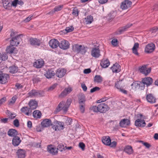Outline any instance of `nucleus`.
I'll use <instances>...</instances> for the list:
<instances>
[{"label":"nucleus","mask_w":158,"mask_h":158,"mask_svg":"<svg viewBox=\"0 0 158 158\" xmlns=\"http://www.w3.org/2000/svg\"><path fill=\"white\" fill-rule=\"evenodd\" d=\"M109 107L104 103H101L97 106H94L92 108V110L94 112H99L101 113H105L109 110Z\"/></svg>","instance_id":"1"},{"label":"nucleus","mask_w":158,"mask_h":158,"mask_svg":"<svg viewBox=\"0 0 158 158\" xmlns=\"http://www.w3.org/2000/svg\"><path fill=\"white\" fill-rule=\"evenodd\" d=\"M73 48L74 51H77L78 53H80L82 54H85L87 49V47L77 44H74Z\"/></svg>","instance_id":"2"},{"label":"nucleus","mask_w":158,"mask_h":158,"mask_svg":"<svg viewBox=\"0 0 158 158\" xmlns=\"http://www.w3.org/2000/svg\"><path fill=\"white\" fill-rule=\"evenodd\" d=\"M44 92L35 89H32L29 93V96L31 98L40 97L43 96Z\"/></svg>","instance_id":"3"},{"label":"nucleus","mask_w":158,"mask_h":158,"mask_svg":"<svg viewBox=\"0 0 158 158\" xmlns=\"http://www.w3.org/2000/svg\"><path fill=\"white\" fill-rule=\"evenodd\" d=\"M132 4L131 2L129 0H125L120 4V7L123 10L127 9L130 8Z\"/></svg>","instance_id":"4"},{"label":"nucleus","mask_w":158,"mask_h":158,"mask_svg":"<svg viewBox=\"0 0 158 158\" xmlns=\"http://www.w3.org/2000/svg\"><path fill=\"white\" fill-rule=\"evenodd\" d=\"M54 124L52 127L55 131L61 130L64 129L63 123L56 121L54 122Z\"/></svg>","instance_id":"5"},{"label":"nucleus","mask_w":158,"mask_h":158,"mask_svg":"<svg viewBox=\"0 0 158 158\" xmlns=\"http://www.w3.org/2000/svg\"><path fill=\"white\" fill-rule=\"evenodd\" d=\"M156 48L154 44L151 43L148 44L145 47V51L148 53H150L153 52Z\"/></svg>","instance_id":"6"},{"label":"nucleus","mask_w":158,"mask_h":158,"mask_svg":"<svg viewBox=\"0 0 158 158\" xmlns=\"http://www.w3.org/2000/svg\"><path fill=\"white\" fill-rule=\"evenodd\" d=\"M21 36L13 37L10 41V44L12 46H17L20 43L21 40Z\"/></svg>","instance_id":"7"},{"label":"nucleus","mask_w":158,"mask_h":158,"mask_svg":"<svg viewBox=\"0 0 158 158\" xmlns=\"http://www.w3.org/2000/svg\"><path fill=\"white\" fill-rule=\"evenodd\" d=\"M9 77V75L5 73H3L0 72V83L5 84L7 82Z\"/></svg>","instance_id":"8"},{"label":"nucleus","mask_w":158,"mask_h":158,"mask_svg":"<svg viewBox=\"0 0 158 158\" xmlns=\"http://www.w3.org/2000/svg\"><path fill=\"white\" fill-rule=\"evenodd\" d=\"M92 56L95 58H98L100 56V51L98 48H93L91 52Z\"/></svg>","instance_id":"9"},{"label":"nucleus","mask_w":158,"mask_h":158,"mask_svg":"<svg viewBox=\"0 0 158 158\" xmlns=\"http://www.w3.org/2000/svg\"><path fill=\"white\" fill-rule=\"evenodd\" d=\"M69 43L65 40H62L59 43V47L60 48L63 50H66L69 47Z\"/></svg>","instance_id":"10"},{"label":"nucleus","mask_w":158,"mask_h":158,"mask_svg":"<svg viewBox=\"0 0 158 158\" xmlns=\"http://www.w3.org/2000/svg\"><path fill=\"white\" fill-rule=\"evenodd\" d=\"M122 80H119L115 82V86L121 92L125 94H127V91L123 88L122 84Z\"/></svg>","instance_id":"11"},{"label":"nucleus","mask_w":158,"mask_h":158,"mask_svg":"<svg viewBox=\"0 0 158 158\" xmlns=\"http://www.w3.org/2000/svg\"><path fill=\"white\" fill-rule=\"evenodd\" d=\"M151 70V68H147L145 65H144L139 68V72L146 76L150 73Z\"/></svg>","instance_id":"12"},{"label":"nucleus","mask_w":158,"mask_h":158,"mask_svg":"<svg viewBox=\"0 0 158 158\" xmlns=\"http://www.w3.org/2000/svg\"><path fill=\"white\" fill-rule=\"evenodd\" d=\"M30 44L32 46H39L41 44V40L35 38H31L29 39Z\"/></svg>","instance_id":"13"},{"label":"nucleus","mask_w":158,"mask_h":158,"mask_svg":"<svg viewBox=\"0 0 158 158\" xmlns=\"http://www.w3.org/2000/svg\"><path fill=\"white\" fill-rule=\"evenodd\" d=\"M47 151L48 152L53 155H56L58 153V149L52 145H49L48 146Z\"/></svg>","instance_id":"14"},{"label":"nucleus","mask_w":158,"mask_h":158,"mask_svg":"<svg viewBox=\"0 0 158 158\" xmlns=\"http://www.w3.org/2000/svg\"><path fill=\"white\" fill-rule=\"evenodd\" d=\"M49 46L52 48H57L59 45V42L56 39L51 40L49 42Z\"/></svg>","instance_id":"15"},{"label":"nucleus","mask_w":158,"mask_h":158,"mask_svg":"<svg viewBox=\"0 0 158 158\" xmlns=\"http://www.w3.org/2000/svg\"><path fill=\"white\" fill-rule=\"evenodd\" d=\"M146 123L143 120L138 119L135 122V125L138 127H143L146 125Z\"/></svg>","instance_id":"16"},{"label":"nucleus","mask_w":158,"mask_h":158,"mask_svg":"<svg viewBox=\"0 0 158 158\" xmlns=\"http://www.w3.org/2000/svg\"><path fill=\"white\" fill-rule=\"evenodd\" d=\"M44 64V62L42 59H38L33 64V66L34 67L37 68H41Z\"/></svg>","instance_id":"17"},{"label":"nucleus","mask_w":158,"mask_h":158,"mask_svg":"<svg viewBox=\"0 0 158 158\" xmlns=\"http://www.w3.org/2000/svg\"><path fill=\"white\" fill-rule=\"evenodd\" d=\"M22 113L25 114V115L29 116L31 115L32 112V110L29 107L27 106L23 107L21 109Z\"/></svg>","instance_id":"18"},{"label":"nucleus","mask_w":158,"mask_h":158,"mask_svg":"<svg viewBox=\"0 0 158 158\" xmlns=\"http://www.w3.org/2000/svg\"><path fill=\"white\" fill-rule=\"evenodd\" d=\"M72 91L71 88L68 87L66 88L59 95V96L61 98H63L66 96L67 94L70 93Z\"/></svg>","instance_id":"19"},{"label":"nucleus","mask_w":158,"mask_h":158,"mask_svg":"<svg viewBox=\"0 0 158 158\" xmlns=\"http://www.w3.org/2000/svg\"><path fill=\"white\" fill-rule=\"evenodd\" d=\"M66 73V70L64 69H58L56 73V75L59 77H62Z\"/></svg>","instance_id":"20"},{"label":"nucleus","mask_w":158,"mask_h":158,"mask_svg":"<svg viewBox=\"0 0 158 158\" xmlns=\"http://www.w3.org/2000/svg\"><path fill=\"white\" fill-rule=\"evenodd\" d=\"M146 99L147 101L150 103H154L156 102L155 98L152 94H147Z\"/></svg>","instance_id":"21"},{"label":"nucleus","mask_w":158,"mask_h":158,"mask_svg":"<svg viewBox=\"0 0 158 158\" xmlns=\"http://www.w3.org/2000/svg\"><path fill=\"white\" fill-rule=\"evenodd\" d=\"M130 123V121L129 120L126 118H124L120 121L119 123V125L121 127H123L129 125Z\"/></svg>","instance_id":"22"},{"label":"nucleus","mask_w":158,"mask_h":158,"mask_svg":"<svg viewBox=\"0 0 158 158\" xmlns=\"http://www.w3.org/2000/svg\"><path fill=\"white\" fill-rule=\"evenodd\" d=\"M41 124L43 127H48L52 125V123L50 119H45L41 122Z\"/></svg>","instance_id":"23"},{"label":"nucleus","mask_w":158,"mask_h":158,"mask_svg":"<svg viewBox=\"0 0 158 158\" xmlns=\"http://www.w3.org/2000/svg\"><path fill=\"white\" fill-rule=\"evenodd\" d=\"M120 66L118 63H115L114 64L113 66L111 68V69L113 73H117L119 72L120 70Z\"/></svg>","instance_id":"24"},{"label":"nucleus","mask_w":158,"mask_h":158,"mask_svg":"<svg viewBox=\"0 0 158 158\" xmlns=\"http://www.w3.org/2000/svg\"><path fill=\"white\" fill-rule=\"evenodd\" d=\"M28 105L29 107L32 110L35 109L37 106V103L35 100H30Z\"/></svg>","instance_id":"25"},{"label":"nucleus","mask_w":158,"mask_h":158,"mask_svg":"<svg viewBox=\"0 0 158 158\" xmlns=\"http://www.w3.org/2000/svg\"><path fill=\"white\" fill-rule=\"evenodd\" d=\"M142 81L147 86L151 85L153 82V80L150 77H147L143 78L142 80Z\"/></svg>","instance_id":"26"},{"label":"nucleus","mask_w":158,"mask_h":158,"mask_svg":"<svg viewBox=\"0 0 158 158\" xmlns=\"http://www.w3.org/2000/svg\"><path fill=\"white\" fill-rule=\"evenodd\" d=\"M21 142V140L20 138L18 136L14 137L12 140V144L15 146H18Z\"/></svg>","instance_id":"27"},{"label":"nucleus","mask_w":158,"mask_h":158,"mask_svg":"<svg viewBox=\"0 0 158 158\" xmlns=\"http://www.w3.org/2000/svg\"><path fill=\"white\" fill-rule=\"evenodd\" d=\"M102 141L105 145L108 146L111 141L110 138L108 136H104L102 138Z\"/></svg>","instance_id":"28"},{"label":"nucleus","mask_w":158,"mask_h":158,"mask_svg":"<svg viewBox=\"0 0 158 158\" xmlns=\"http://www.w3.org/2000/svg\"><path fill=\"white\" fill-rule=\"evenodd\" d=\"M17 154L19 158H24L26 156V152L22 149L18 150L17 152Z\"/></svg>","instance_id":"29"},{"label":"nucleus","mask_w":158,"mask_h":158,"mask_svg":"<svg viewBox=\"0 0 158 158\" xmlns=\"http://www.w3.org/2000/svg\"><path fill=\"white\" fill-rule=\"evenodd\" d=\"M55 73L52 69L48 70L46 71V73L44 74L45 76L48 78H51L55 75Z\"/></svg>","instance_id":"30"},{"label":"nucleus","mask_w":158,"mask_h":158,"mask_svg":"<svg viewBox=\"0 0 158 158\" xmlns=\"http://www.w3.org/2000/svg\"><path fill=\"white\" fill-rule=\"evenodd\" d=\"M100 65L103 68L107 67L110 65V62L107 59H103L100 63Z\"/></svg>","instance_id":"31"},{"label":"nucleus","mask_w":158,"mask_h":158,"mask_svg":"<svg viewBox=\"0 0 158 158\" xmlns=\"http://www.w3.org/2000/svg\"><path fill=\"white\" fill-rule=\"evenodd\" d=\"M18 134L17 131L14 129H10L7 132L8 135L10 137H15Z\"/></svg>","instance_id":"32"},{"label":"nucleus","mask_w":158,"mask_h":158,"mask_svg":"<svg viewBox=\"0 0 158 158\" xmlns=\"http://www.w3.org/2000/svg\"><path fill=\"white\" fill-rule=\"evenodd\" d=\"M93 21V18L91 15L88 16L85 18L84 20V23L86 24L91 23Z\"/></svg>","instance_id":"33"},{"label":"nucleus","mask_w":158,"mask_h":158,"mask_svg":"<svg viewBox=\"0 0 158 158\" xmlns=\"http://www.w3.org/2000/svg\"><path fill=\"white\" fill-rule=\"evenodd\" d=\"M139 44L138 43H135L134 44V46L132 48V51L133 53L136 55H138L139 53L138 52L137 49L139 47Z\"/></svg>","instance_id":"34"},{"label":"nucleus","mask_w":158,"mask_h":158,"mask_svg":"<svg viewBox=\"0 0 158 158\" xmlns=\"http://www.w3.org/2000/svg\"><path fill=\"white\" fill-rule=\"evenodd\" d=\"M64 102L62 101L60 102L58 105L57 107L56 108V110L57 112H59L61 110H63L64 111Z\"/></svg>","instance_id":"35"},{"label":"nucleus","mask_w":158,"mask_h":158,"mask_svg":"<svg viewBox=\"0 0 158 158\" xmlns=\"http://www.w3.org/2000/svg\"><path fill=\"white\" fill-rule=\"evenodd\" d=\"M13 46L11 45V46H7L6 50V52L9 54H12L14 53L16 48Z\"/></svg>","instance_id":"36"},{"label":"nucleus","mask_w":158,"mask_h":158,"mask_svg":"<svg viewBox=\"0 0 158 158\" xmlns=\"http://www.w3.org/2000/svg\"><path fill=\"white\" fill-rule=\"evenodd\" d=\"M63 7V5H59L55 7L53 10H52L49 12L50 14H52L55 12H57L61 10Z\"/></svg>","instance_id":"37"},{"label":"nucleus","mask_w":158,"mask_h":158,"mask_svg":"<svg viewBox=\"0 0 158 158\" xmlns=\"http://www.w3.org/2000/svg\"><path fill=\"white\" fill-rule=\"evenodd\" d=\"M85 96L84 94H81L78 98V102L79 104H85Z\"/></svg>","instance_id":"38"},{"label":"nucleus","mask_w":158,"mask_h":158,"mask_svg":"<svg viewBox=\"0 0 158 158\" xmlns=\"http://www.w3.org/2000/svg\"><path fill=\"white\" fill-rule=\"evenodd\" d=\"M131 88L134 90H136L137 89H139V81H135L131 85Z\"/></svg>","instance_id":"39"},{"label":"nucleus","mask_w":158,"mask_h":158,"mask_svg":"<svg viewBox=\"0 0 158 158\" xmlns=\"http://www.w3.org/2000/svg\"><path fill=\"white\" fill-rule=\"evenodd\" d=\"M124 151L129 154H131L133 152V151L132 147L130 146H126L124 149Z\"/></svg>","instance_id":"40"},{"label":"nucleus","mask_w":158,"mask_h":158,"mask_svg":"<svg viewBox=\"0 0 158 158\" xmlns=\"http://www.w3.org/2000/svg\"><path fill=\"white\" fill-rule=\"evenodd\" d=\"M10 72L12 73H16L18 71V68L14 65L12 66L9 68Z\"/></svg>","instance_id":"41"},{"label":"nucleus","mask_w":158,"mask_h":158,"mask_svg":"<svg viewBox=\"0 0 158 158\" xmlns=\"http://www.w3.org/2000/svg\"><path fill=\"white\" fill-rule=\"evenodd\" d=\"M41 116V113L40 111L38 110L34 111L33 112V116L34 118H40Z\"/></svg>","instance_id":"42"},{"label":"nucleus","mask_w":158,"mask_h":158,"mask_svg":"<svg viewBox=\"0 0 158 158\" xmlns=\"http://www.w3.org/2000/svg\"><path fill=\"white\" fill-rule=\"evenodd\" d=\"M132 25V24L131 23H129L128 24H127L125 26H124L121 28L119 32H122L125 31L127 30V29L130 27Z\"/></svg>","instance_id":"43"},{"label":"nucleus","mask_w":158,"mask_h":158,"mask_svg":"<svg viewBox=\"0 0 158 158\" xmlns=\"http://www.w3.org/2000/svg\"><path fill=\"white\" fill-rule=\"evenodd\" d=\"M102 80V77L100 75H96L94 78V82L97 83H101Z\"/></svg>","instance_id":"44"},{"label":"nucleus","mask_w":158,"mask_h":158,"mask_svg":"<svg viewBox=\"0 0 158 158\" xmlns=\"http://www.w3.org/2000/svg\"><path fill=\"white\" fill-rule=\"evenodd\" d=\"M72 100L71 99H69L67 100L65 104H64V111H66L68 110V108L69 107L71 103Z\"/></svg>","instance_id":"45"},{"label":"nucleus","mask_w":158,"mask_h":158,"mask_svg":"<svg viewBox=\"0 0 158 158\" xmlns=\"http://www.w3.org/2000/svg\"><path fill=\"white\" fill-rule=\"evenodd\" d=\"M21 35L17 34V33L14 30L12 29L11 30L10 36L11 37V38L13 37H15Z\"/></svg>","instance_id":"46"},{"label":"nucleus","mask_w":158,"mask_h":158,"mask_svg":"<svg viewBox=\"0 0 158 158\" xmlns=\"http://www.w3.org/2000/svg\"><path fill=\"white\" fill-rule=\"evenodd\" d=\"M58 84L56 83H55L48 87V91H51L53 90L57 86Z\"/></svg>","instance_id":"47"},{"label":"nucleus","mask_w":158,"mask_h":158,"mask_svg":"<svg viewBox=\"0 0 158 158\" xmlns=\"http://www.w3.org/2000/svg\"><path fill=\"white\" fill-rule=\"evenodd\" d=\"M117 144V143L115 141H113L112 142H111V141L110 142V143H109L108 146H110V147L112 148H115L116 147Z\"/></svg>","instance_id":"48"},{"label":"nucleus","mask_w":158,"mask_h":158,"mask_svg":"<svg viewBox=\"0 0 158 158\" xmlns=\"http://www.w3.org/2000/svg\"><path fill=\"white\" fill-rule=\"evenodd\" d=\"M17 99V97L15 96H13L9 102V105H11L14 104Z\"/></svg>","instance_id":"49"},{"label":"nucleus","mask_w":158,"mask_h":158,"mask_svg":"<svg viewBox=\"0 0 158 158\" xmlns=\"http://www.w3.org/2000/svg\"><path fill=\"white\" fill-rule=\"evenodd\" d=\"M0 57L2 60H5L8 58V56L5 53L0 54Z\"/></svg>","instance_id":"50"},{"label":"nucleus","mask_w":158,"mask_h":158,"mask_svg":"<svg viewBox=\"0 0 158 158\" xmlns=\"http://www.w3.org/2000/svg\"><path fill=\"white\" fill-rule=\"evenodd\" d=\"M139 89L140 90H143L145 88L144 83H143V82H140L139 81Z\"/></svg>","instance_id":"51"},{"label":"nucleus","mask_w":158,"mask_h":158,"mask_svg":"<svg viewBox=\"0 0 158 158\" xmlns=\"http://www.w3.org/2000/svg\"><path fill=\"white\" fill-rule=\"evenodd\" d=\"M111 44L114 46H116L118 44V42L117 39H113L111 42Z\"/></svg>","instance_id":"52"},{"label":"nucleus","mask_w":158,"mask_h":158,"mask_svg":"<svg viewBox=\"0 0 158 158\" xmlns=\"http://www.w3.org/2000/svg\"><path fill=\"white\" fill-rule=\"evenodd\" d=\"M3 6L5 8L7 9L8 7L9 6V5L10 4V2L8 1H6V0H4L3 2Z\"/></svg>","instance_id":"53"},{"label":"nucleus","mask_w":158,"mask_h":158,"mask_svg":"<svg viewBox=\"0 0 158 158\" xmlns=\"http://www.w3.org/2000/svg\"><path fill=\"white\" fill-rule=\"evenodd\" d=\"M80 109L81 112L83 113L85 111V104H79Z\"/></svg>","instance_id":"54"},{"label":"nucleus","mask_w":158,"mask_h":158,"mask_svg":"<svg viewBox=\"0 0 158 158\" xmlns=\"http://www.w3.org/2000/svg\"><path fill=\"white\" fill-rule=\"evenodd\" d=\"M56 148L60 151H62L64 149V146L61 144H59L57 146V148Z\"/></svg>","instance_id":"55"},{"label":"nucleus","mask_w":158,"mask_h":158,"mask_svg":"<svg viewBox=\"0 0 158 158\" xmlns=\"http://www.w3.org/2000/svg\"><path fill=\"white\" fill-rule=\"evenodd\" d=\"M100 88L98 87H95L90 89V92L91 93H94L96 91H98Z\"/></svg>","instance_id":"56"},{"label":"nucleus","mask_w":158,"mask_h":158,"mask_svg":"<svg viewBox=\"0 0 158 158\" xmlns=\"http://www.w3.org/2000/svg\"><path fill=\"white\" fill-rule=\"evenodd\" d=\"M73 29L74 28L73 27L71 26L69 27H66L65 29V31L67 32H69L72 31L73 30Z\"/></svg>","instance_id":"57"},{"label":"nucleus","mask_w":158,"mask_h":158,"mask_svg":"<svg viewBox=\"0 0 158 158\" xmlns=\"http://www.w3.org/2000/svg\"><path fill=\"white\" fill-rule=\"evenodd\" d=\"M79 11L77 9H74L73 10L72 14L75 16H77L78 15Z\"/></svg>","instance_id":"58"},{"label":"nucleus","mask_w":158,"mask_h":158,"mask_svg":"<svg viewBox=\"0 0 158 158\" xmlns=\"http://www.w3.org/2000/svg\"><path fill=\"white\" fill-rule=\"evenodd\" d=\"M14 126L17 127H19V120L17 119L15 120L13 122Z\"/></svg>","instance_id":"59"},{"label":"nucleus","mask_w":158,"mask_h":158,"mask_svg":"<svg viewBox=\"0 0 158 158\" xmlns=\"http://www.w3.org/2000/svg\"><path fill=\"white\" fill-rule=\"evenodd\" d=\"M18 0H14L12 2L11 5L12 6L16 7L18 4Z\"/></svg>","instance_id":"60"},{"label":"nucleus","mask_w":158,"mask_h":158,"mask_svg":"<svg viewBox=\"0 0 158 158\" xmlns=\"http://www.w3.org/2000/svg\"><path fill=\"white\" fill-rule=\"evenodd\" d=\"M15 86L16 87L17 89H21L23 88V86L22 84L19 83H17L16 84Z\"/></svg>","instance_id":"61"},{"label":"nucleus","mask_w":158,"mask_h":158,"mask_svg":"<svg viewBox=\"0 0 158 158\" xmlns=\"http://www.w3.org/2000/svg\"><path fill=\"white\" fill-rule=\"evenodd\" d=\"M7 111L8 113L10 114V116L9 117L11 119H13L16 116V115L15 114L10 113V111L8 110H7Z\"/></svg>","instance_id":"62"},{"label":"nucleus","mask_w":158,"mask_h":158,"mask_svg":"<svg viewBox=\"0 0 158 158\" xmlns=\"http://www.w3.org/2000/svg\"><path fill=\"white\" fill-rule=\"evenodd\" d=\"M85 144L82 142L80 143L79 144V147L83 150H84L85 149Z\"/></svg>","instance_id":"63"},{"label":"nucleus","mask_w":158,"mask_h":158,"mask_svg":"<svg viewBox=\"0 0 158 158\" xmlns=\"http://www.w3.org/2000/svg\"><path fill=\"white\" fill-rule=\"evenodd\" d=\"M32 80L34 83H36L40 81L39 79L35 77H33Z\"/></svg>","instance_id":"64"}]
</instances>
